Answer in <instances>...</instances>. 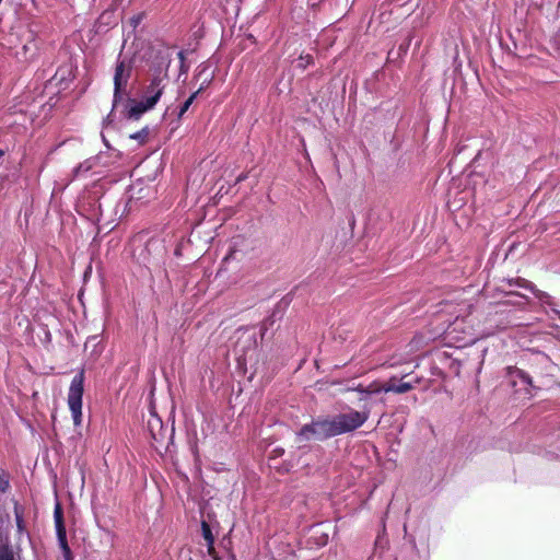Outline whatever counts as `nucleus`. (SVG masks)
Here are the masks:
<instances>
[{
    "mask_svg": "<svg viewBox=\"0 0 560 560\" xmlns=\"http://www.w3.org/2000/svg\"><path fill=\"white\" fill-rule=\"evenodd\" d=\"M91 219L100 221L103 217L102 203L98 200H94Z\"/></svg>",
    "mask_w": 560,
    "mask_h": 560,
    "instance_id": "a878e982",
    "label": "nucleus"
},
{
    "mask_svg": "<svg viewBox=\"0 0 560 560\" xmlns=\"http://www.w3.org/2000/svg\"><path fill=\"white\" fill-rule=\"evenodd\" d=\"M514 288H520L532 292L535 290V284L521 277L503 279L501 281L500 289L502 292L513 290Z\"/></svg>",
    "mask_w": 560,
    "mask_h": 560,
    "instance_id": "6e6552de",
    "label": "nucleus"
},
{
    "mask_svg": "<svg viewBox=\"0 0 560 560\" xmlns=\"http://www.w3.org/2000/svg\"><path fill=\"white\" fill-rule=\"evenodd\" d=\"M177 58L179 59V79L182 75L187 74L189 71V65L186 62V50H179L177 52Z\"/></svg>",
    "mask_w": 560,
    "mask_h": 560,
    "instance_id": "412c9836",
    "label": "nucleus"
},
{
    "mask_svg": "<svg viewBox=\"0 0 560 560\" xmlns=\"http://www.w3.org/2000/svg\"><path fill=\"white\" fill-rule=\"evenodd\" d=\"M354 392L359 393V401H363L364 404L362 405V410L361 411H364V410H369V412L371 411V406L368 404L369 400L372 398V396L374 395H380L382 392H383V388L381 387H363V386H358L357 388L353 389Z\"/></svg>",
    "mask_w": 560,
    "mask_h": 560,
    "instance_id": "9d476101",
    "label": "nucleus"
},
{
    "mask_svg": "<svg viewBox=\"0 0 560 560\" xmlns=\"http://www.w3.org/2000/svg\"><path fill=\"white\" fill-rule=\"evenodd\" d=\"M201 532L205 540L207 541V549L210 556L214 555V536L212 534L210 525L206 522H201Z\"/></svg>",
    "mask_w": 560,
    "mask_h": 560,
    "instance_id": "ddd939ff",
    "label": "nucleus"
},
{
    "mask_svg": "<svg viewBox=\"0 0 560 560\" xmlns=\"http://www.w3.org/2000/svg\"><path fill=\"white\" fill-rule=\"evenodd\" d=\"M142 18L143 15L140 13V14H136L133 15L131 19H130V23L132 25L133 28H136L142 21Z\"/></svg>",
    "mask_w": 560,
    "mask_h": 560,
    "instance_id": "c756f323",
    "label": "nucleus"
},
{
    "mask_svg": "<svg viewBox=\"0 0 560 560\" xmlns=\"http://www.w3.org/2000/svg\"><path fill=\"white\" fill-rule=\"evenodd\" d=\"M5 154V151L3 149H0V159Z\"/></svg>",
    "mask_w": 560,
    "mask_h": 560,
    "instance_id": "72a5a7b5",
    "label": "nucleus"
},
{
    "mask_svg": "<svg viewBox=\"0 0 560 560\" xmlns=\"http://www.w3.org/2000/svg\"><path fill=\"white\" fill-rule=\"evenodd\" d=\"M275 452L278 453L279 455H282L284 453V450L283 448H276Z\"/></svg>",
    "mask_w": 560,
    "mask_h": 560,
    "instance_id": "473e14b6",
    "label": "nucleus"
},
{
    "mask_svg": "<svg viewBox=\"0 0 560 560\" xmlns=\"http://www.w3.org/2000/svg\"><path fill=\"white\" fill-rule=\"evenodd\" d=\"M148 136H149V127H144L141 130L132 133L130 136V138L133 140H138L139 142H144L145 139L148 138Z\"/></svg>",
    "mask_w": 560,
    "mask_h": 560,
    "instance_id": "bb28decb",
    "label": "nucleus"
},
{
    "mask_svg": "<svg viewBox=\"0 0 560 560\" xmlns=\"http://www.w3.org/2000/svg\"><path fill=\"white\" fill-rule=\"evenodd\" d=\"M49 337H50V332H49V331H47V332H46V336H45V339H48Z\"/></svg>",
    "mask_w": 560,
    "mask_h": 560,
    "instance_id": "c9c22d12",
    "label": "nucleus"
},
{
    "mask_svg": "<svg viewBox=\"0 0 560 560\" xmlns=\"http://www.w3.org/2000/svg\"><path fill=\"white\" fill-rule=\"evenodd\" d=\"M154 424H158L160 428H162V421H161V419H160L158 416H155V415H153V419L149 421V428H150V431H151V433H152L153 439H154V440H158L156 435H155V434H154V432H153Z\"/></svg>",
    "mask_w": 560,
    "mask_h": 560,
    "instance_id": "c85d7f7f",
    "label": "nucleus"
},
{
    "mask_svg": "<svg viewBox=\"0 0 560 560\" xmlns=\"http://www.w3.org/2000/svg\"><path fill=\"white\" fill-rule=\"evenodd\" d=\"M90 346L93 347L92 354L98 355L102 352L101 341L98 340V335L90 336L85 341V349Z\"/></svg>",
    "mask_w": 560,
    "mask_h": 560,
    "instance_id": "6ab92c4d",
    "label": "nucleus"
},
{
    "mask_svg": "<svg viewBox=\"0 0 560 560\" xmlns=\"http://www.w3.org/2000/svg\"><path fill=\"white\" fill-rule=\"evenodd\" d=\"M369 419V410H350L332 417H317L310 423L303 424L295 433L298 443L312 440L325 441L334 436L352 432L361 428Z\"/></svg>",
    "mask_w": 560,
    "mask_h": 560,
    "instance_id": "f257e3e1",
    "label": "nucleus"
},
{
    "mask_svg": "<svg viewBox=\"0 0 560 560\" xmlns=\"http://www.w3.org/2000/svg\"><path fill=\"white\" fill-rule=\"evenodd\" d=\"M168 79L161 78L160 74H151L148 84L143 88L142 98L145 101L149 107H155L161 100Z\"/></svg>",
    "mask_w": 560,
    "mask_h": 560,
    "instance_id": "39448f33",
    "label": "nucleus"
},
{
    "mask_svg": "<svg viewBox=\"0 0 560 560\" xmlns=\"http://www.w3.org/2000/svg\"><path fill=\"white\" fill-rule=\"evenodd\" d=\"M197 96L198 92L191 93L190 96L179 106L177 112V119H180L185 115V113L189 109V107L195 102Z\"/></svg>",
    "mask_w": 560,
    "mask_h": 560,
    "instance_id": "aec40b11",
    "label": "nucleus"
},
{
    "mask_svg": "<svg viewBox=\"0 0 560 560\" xmlns=\"http://www.w3.org/2000/svg\"><path fill=\"white\" fill-rule=\"evenodd\" d=\"M209 67L206 63H200L197 69L194 79L200 81V86L196 91L198 95L205 91L213 81V72H208Z\"/></svg>",
    "mask_w": 560,
    "mask_h": 560,
    "instance_id": "1a4fd4ad",
    "label": "nucleus"
},
{
    "mask_svg": "<svg viewBox=\"0 0 560 560\" xmlns=\"http://www.w3.org/2000/svg\"><path fill=\"white\" fill-rule=\"evenodd\" d=\"M10 489V474L0 467V492L5 493Z\"/></svg>",
    "mask_w": 560,
    "mask_h": 560,
    "instance_id": "4be33fe9",
    "label": "nucleus"
},
{
    "mask_svg": "<svg viewBox=\"0 0 560 560\" xmlns=\"http://www.w3.org/2000/svg\"><path fill=\"white\" fill-rule=\"evenodd\" d=\"M49 337H50V332H49V331H47V332H46V336H45V339H48Z\"/></svg>",
    "mask_w": 560,
    "mask_h": 560,
    "instance_id": "f704fd0d",
    "label": "nucleus"
},
{
    "mask_svg": "<svg viewBox=\"0 0 560 560\" xmlns=\"http://www.w3.org/2000/svg\"><path fill=\"white\" fill-rule=\"evenodd\" d=\"M151 109H153V107H149L143 98L137 101L126 95L124 96V101L120 103L119 109L116 112L115 121L106 129L114 128L117 122L122 120H139L143 114Z\"/></svg>",
    "mask_w": 560,
    "mask_h": 560,
    "instance_id": "20e7f679",
    "label": "nucleus"
},
{
    "mask_svg": "<svg viewBox=\"0 0 560 560\" xmlns=\"http://www.w3.org/2000/svg\"><path fill=\"white\" fill-rule=\"evenodd\" d=\"M54 521H55L56 534L67 532L65 521H63V513H62L61 506L59 504H57L55 508Z\"/></svg>",
    "mask_w": 560,
    "mask_h": 560,
    "instance_id": "dca6fc26",
    "label": "nucleus"
},
{
    "mask_svg": "<svg viewBox=\"0 0 560 560\" xmlns=\"http://www.w3.org/2000/svg\"><path fill=\"white\" fill-rule=\"evenodd\" d=\"M237 255H238V252H237V250H235V249H231V250H230V252L224 256V258H223V260H222V266H221V268H220L219 272H221L223 268L226 270V269H228L229 264H230L232 260H236V259H238V258H237Z\"/></svg>",
    "mask_w": 560,
    "mask_h": 560,
    "instance_id": "393cba45",
    "label": "nucleus"
},
{
    "mask_svg": "<svg viewBox=\"0 0 560 560\" xmlns=\"http://www.w3.org/2000/svg\"><path fill=\"white\" fill-rule=\"evenodd\" d=\"M0 560H16L11 546L3 545L0 547Z\"/></svg>",
    "mask_w": 560,
    "mask_h": 560,
    "instance_id": "b1692460",
    "label": "nucleus"
},
{
    "mask_svg": "<svg viewBox=\"0 0 560 560\" xmlns=\"http://www.w3.org/2000/svg\"><path fill=\"white\" fill-rule=\"evenodd\" d=\"M131 75V69L126 66L124 60H118L114 73V94L112 109L103 120V128H107L115 121L116 112L126 96V86Z\"/></svg>",
    "mask_w": 560,
    "mask_h": 560,
    "instance_id": "f03ea898",
    "label": "nucleus"
},
{
    "mask_svg": "<svg viewBox=\"0 0 560 560\" xmlns=\"http://www.w3.org/2000/svg\"><path fill=\"white\" fill-rule=\"evenodd\" d=\"M131 202V198L127 199V200H119L116 205V209H115V213L117 214L120 207H122V210H121V213H120V218L127 212V209L129 207V203Z\"/></svg>",
    "mask_w": 560,
    "mask_h": 560,
    "instance_id": "cd10ccee",
    "label": "nucleus"
},
{
    "mask_svg": "<svg viewBox=\"0 0 560 560\" xmlns=\"http://www.w3.org/2000/svg\"><path fill=\"white\" fill-rule=\"evenodd\" d=\"M101 137H102V141H103V143L105 144V147H106L107 149H110L112 147H110V144H109L108 140L106 139V137H105L104 132H102V133H101Z\"/></svg>",
    "mask_w": 560,
    "mask_h": 560,
    "instance_id": "2f4dec72",
    "label": "nucleus"
},
{
    "mask_svg": "<svg viewBox=\"0 0 560 560\" xmlns=\"http://www.w3.org/2000/svg\"><path fill=\"white\" fill-rule=\"evenodd\" d=\"M2 2V0H0V3Z\"/></svg>",
    "mask_w": 560,
    "mask_h": 560,
    "instance_id": "4c0bfd02",
    "label": "nucleus"
},
{
    "mask_svg": "<svg viewBox=\"0 0 560 560\" xmlns=\"http://www.w3.org/2000/svg\"><path fill=\"white\" fill-rule=\"evenodd\" d=\"M532 293L535 295V298L541 304L550 306L553 312L558 313V311L556 310L555 300L549 293L541 291V290L537 289L536 287H535V290L532 291Z\"/></svg>",
    "mask_w": 560,
    "mask_h": 560,
    "instance_id": "2eb2a0df",
    "label": "nucleus"
},
{
    "mask_svg": "<svg viewBox=\"0 0 560 560\" xmlns=\"http://www.w3.org/2000/svg\"><path fill=\"white\" fill-rule=\"evenodd\" d=\"M37 51L38 46L36 44L35 36L30 32L26 43L21 47V49L15 51V57L22 62H28L36 57Z\"/></svg>",
    "mask_w": 560,
    "mask_h": 560,
    "instance_id": "0eeeda50",
    "label": "nucleus"
},
{
    "mask_svg": "<svg viewBox=\"0 0 560 560\" xmlns=\"http://www.w3.org/2000/svg\"><path fill=\"white\" fill-rule=\"evenodd\" d=\"M82 171H89V166H84V164H80L74 168V175L78 176Z\"/></svg>",
    "mask_w": 560,
    "mask_h": 560,
    "instance_id": "7c9ffc66",
    "label": "nucleus"
},
{
    "mask_svg": "<svg viewBox=\"0 0 560 560\" xmlns=\"http://www.w3.org/2000/svg\"><path fill=\"white\" fill-rule=\"evenodd\" d=\"M506 295L515 296V300H509L506 303L517 307H524L528 303V298L524 294L514 292V290L505 291Z\"/></svg>",
    "mask_w": 560,
    "mask_h": 560,
    "instance_id": "a211bd4d",
    "label": "nucleus"
},
{
    "mask_svg": "<svg viewBox=\"0 0 560 560\" xmlns=\"http://www.w3.org/2000/svg\"><path fill=\"white\" fill-rule=\"evenodd\" d=\"M173 60V48L163 46L154 50L150 69L152 74H160V77L168 79V69Z\"/></svg>",
    "mask_w": 560,
    "mask_h": 560,
    "instance_id": "423d86ee",
    "label": "nucleus"
},
{
    "mask_svg": "<svg viewBox=\"0 0 560 560\" xmlns=\"http://www.w3.org/2000/svg\"><path fill=\"white\" fill-rule=\"evenodd\" d=\"M84 370L81 369L71 380L67 402L71 411L73 424L75 427L82 423V398L84 393Z\"/></svg>",
    "mask_w": 560,
    "mask_h": 560,
    "instance_id": "7ed1b4c3",
    "label": "nucleus"
},
{
    "mask_svg": "<svg viewBox=\"0 0 560 560\" xmlns=\"http://www.w3.org/2000/svg\"><path fill=\"white\" fill-rule=\"evenodd\" d=\"M13 512L19 537L21 538L22 536L25 535L30 539L31 535L24 522V508L19 502H14Z\"/></svg>",
    "mask_w": 560,
    "mask_h": 560,
    "instance_id": "9b49d317",
    "label": "nucleus"
},
{
    "mask_svg": "<svg viewBox=\"0 0 560 560\" xmlns=\"http://www.w3.org/2000/svg\"><path fill=\"white\" fill-rule=\"evenodd\" d=\"M244 178H245V176L242 175L238 177V180H243Z\"/></svg>",
    "mask_w": 560,
    "mask_h": 560,
    "instance_id": "e433bc0d",
    "label": "nucleus"
},
{
    "mask_svg": "<svg viewBox=\"0 0 560 560\" xmlns=\"http://www.w3.org/2000/svg\"><path fill=\"white\" fill-rule=\"evenodd\" d=\"M510 377L516 382L520 381L522 384L533 387L532 376L524 370L518 368H509Z\"/></svg>",
    "mask_w": 560,
    "mask_h": 560,
    "instance_id": "f8f14e48",
    "label": "nucleus"
},
{
    "mask_svg": "<svg viewBox=\"0 0 560 560\" xmlns=\"http://www.w3.org/2000/svg\"><path fill=\"white\" fill-rule=\"evenodd\" d=\"M314 63V58L312 55H301L298 59L296 67L301 70H305L308 66Z\"/></svg>",
    "mask_w": 560,
    "mask_h": 560,
    "instance_id": "5701e85b",
    "label": "nucleus"
},
{
    "mask_svg": "<svg viewBox=\"0 0 560 560\" xmlns=\"http://www.w3.org/2000/svg\"><path fill=\"white\" fill-rule=\"evenodd\" d=\"M56 535H57L59 548L62 552L63 560H73V555L69 547L68 539H67V532L59 533Z\"/></svg>",
    "mask_w": 560,
    "mask_h": 560,
    "instance_id": "4468645a",
    "label": "nucleus"
},
{
    "mask_svg": "<svg viewBox=\"0 0 560 560\" xmlns=\"http://www.w3.org/2000/svg\"><path fill=\"white\" fill-rule=\"evenodd\" d=\"M412 388V385L409 382H398L397 384H389L387 387L383 388V392L396 393V394H405Z\"/></svg>",
    "mask_w": 560,
    "mask_h": 560,
    "instance_id": "f3484780",
    "label": "nucleus"
}]
</instances>
